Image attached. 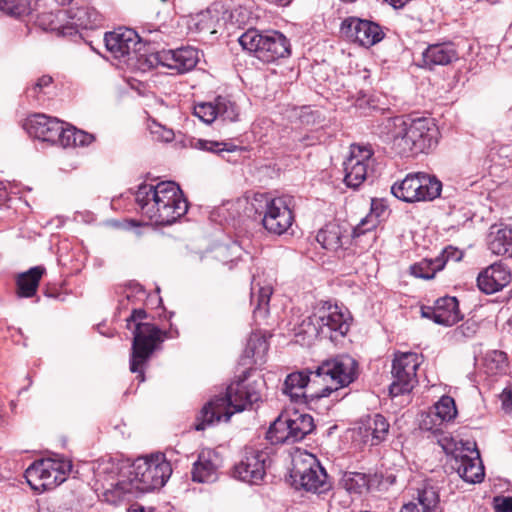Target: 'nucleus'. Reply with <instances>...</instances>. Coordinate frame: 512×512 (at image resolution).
<instances>
[{
  "label": "nucleus",
  "mask_w": 512,
  "mask_h": 512,
  "mask_svg": "<svg viewBox=\"0 0 512 512\" xmlns=\"http://www.w3.org/2000/svg\"><path fill=\"white\" fill-rule=\"evenodd\" d=\"M357 361L346 354L323 361L315 370L290 373L282 391L297 403L323 398L351 384L357 378Z\"/></svg>",
  "instance_id": "nucleus-1"
},
{
  "label": "nucleus",
  "mask_w": 512,
  "mask_h": 512,
  "mask_svg": "<svg viewBox=\"0 0 512 512\" xmlns=\"http://www.w3.org/2000/svg\"><path fill=\"white\" fill-rule=\"evenodd\" d=\"M171 473V464L163 454L139 457L129 466L127 478L119 479L105 488L103 499L114 505L130 501L140 494L163 487Z\"/></svg>",
  "instance_id": "nucleus-2"
},
{
  "label": "nucleus",
  "mask_w": 512,
  "mask_h": 512,
  "mask_svg": "<svg viewBox=\"0 0 512 512\" xmlns=\"http://www.w3.org/2000/svg\"><path fill=\"white\" fill-rule=\"evenodd\" d=\"M249 372L233 381L224 396H216L200 411L194 425L195 430H205L214 422H228L234 413L242 412L261 399L262 380L249 381Z\"/></svg>",
  "instance_id": "nucleus-3"
},
{
  "label": "nucleus",
  "mask_w": 512,
  "mask_h": 512,
  "mask_svg": "<svg viewBox=\"0 0 512 512\" xmlns=\"http://www.w3.org/2000/svg\"><path fill=\"white\" fill-rule=\"evenodd\" d=\"M135 201L141 213L156 225H171L188 211L187 200L173 181L139 185Z\"/></svg>",
  "instance_id": "nucleus-4"
},
{
  "label": "nucleus",
  "mask_w": 512,
  "mask_h": 512,
  "mask_svg": "<svg viewBox=\"0 0 512 512\" xmlns=\"http://www.w3.org/2000/svg\"><path fill=\"white\" fill-rule=\"evenodd\" d=\"M393 148L401 156L428 153L438 144L439 129L434 119L397 116L385 122Z\"/></svg>",
  "instance_id": "nucleus-5"
},
{
  "label": "nucleus",
  "mask_w": 512,
  "mask_h": 512,
  "mask_svg": "<svg viewBox=\"0 0 512 512\" xmlns=\"http://www.w3.org/2000/svg\"><path fill=\"white\" fill-rule=\"evenodd\" d=\"M148 314L146 310L133 309L126 319V327L132 329L133 340L129 361L130 371L137 374L139 382L145 381V367L155 351L161 348L167 332L150 322H144Z\"/></svg>",
  "instance_id": "nucleus-6"
},
{
  "label": "nucleus",
  "mask_w": 512,
  "mask_h": 512,
  "mask_svg": "<svg viewBox=\"0 0 512 512\" xmlns=\"http://www.w3.org/2000/svg\"><path fill=\"white\" fill-rule=\"evenodd\" d=\"M290 478L296 489L318 495L332 488L325 468L315 455L307 451H298L292 456Z\"/></svg>",
  "instance_id": "nucleus-7"
},
{
  "label": "nucleus",
  "mask_w": 512,
  "mask_h": 512,
  "mask_svg": "<svg viewBox=\"0 0 512 512\" xmlns=\"http://www.w3.org/2000/svg\"><path fill=\"white\" fill-rule=\"evenodd\" d=\"M315 428L313 417L297 410L280 414L266 432L271 444H293L303 440Z\"/></svg>",
  "instance_id": "nucleus-8"
},
{
  "label": "nucleus",
  "mask_w": 512,
  "mask_h": 512,
  "mask_svg": "<svg viewBox=\"0 0 512 512\" xmlns=\"http://www.w3.org/2000/svg\"><path fill=\"white\" fill-rule=\"evenodd\" d=\"M72 467V462L63 457L43 459L30 465L25 471V477L33 490L48 491L62 484Z\"/></svg>",
  "instance_id": "nucleus-9"
},
{
  "label": "nucleus",
  "mask_w": 512,
  "mask_h": 512,
  "mask_svg": "<svg viewBox=\"0 0 512 512\" xmlns=\"http://www.w3.org/2000/svg\"><path fill=\"white\" fill-rule=\"evenodd\" d=\"M107 50L116 59L127 57V60H136L145 64V59L153 51L146 42L142 41L137 32L130 28L120 27L114 31L106 32L104 37Z\"/></svg>",
  "instance_id": "nucleus-10"
},
{
  "label": "nucleus",
  "mask_w": 512,
  "mask_h": 512,
  "mask_svg": "<svg viewBox=\"0 0 512 512\" xmlns=\"http://www.w3.org/2000/svg\"><path fill=\"white\" fill-rule=\"evenodd\" d=\"M442 183L425 173L408 174L391 187L392 194L405 202L431 201L440 196Z\"/></svg>",
  "instance_id": "nucleus-11"
},
{
  "label": "nucleus",
  "mask_w": 512,
  "mask_h": 512,
  "mask_svg": "<svg viewBox=\"0 0 512 512\" xmlns=\"http://www.w3.org/2000/svg\"><path fill=\"white\" fill-rule=\"evenodd\" d=\"M420 365L419 356L414 352H398L392 362V383L389 394L392 397L407 394L417 384L416 371Z\"/></svg>",
  "instance_id": "nucleus-12"
},
{
  "label": "nucleus",
  "mask_w": 512,
  "mask_h": 512,
  "mask_svg": "<svg viewBox=\"0 0 512 512\" xmlns=\"http://www.w3.org/2000/svg\"><path fill=\"white\" fill-rule=\"evenodd\" d=\"M451 457V467L467 483H480L484 478L479 451L475 442L460 441Z\"/></svg>",
  "instance_id": "nucleus-13"
},
{
  "label": "nucleus",
  "mask_w": 512,
  "mask_h": 512,
  "mask_svg": "<svg viewBox=\"0 0 512 512\" xmlns=\"http://www.w3.org/2000/svg\"><path fill=\"white\" fill-rule=\"evenodd\" d=\"M270 463L267 449L245 447L241 460L234 466V476L249 484H259Z\"/></svg>",
  "instance_id": "nucleus-14"
},
{
  "label": "nucleus",
  "mask_w": 512,
  "mask_h": 512,
  "mask_svg": "<svg viewBox=\"0 0 512 512\" xmlns=\"http://www.w3.org/2000/svg\"><path fill=\"white\" fill-rule=\"evenodd\" d=\"M340 33L347 40L365 48L379 43L385 35L381 26L377 23L356 17H349L343 20Z\"/></svg>",
  "instance_id": "nucleus-15"
},
{
  "label": "nucleus",
  "mask_w": 512,
  "mask_h": 512,
  "mask_svg": "<svg viewBox=\"0 0 512 512\" xmlns=\"http://www.w3.org/2000/svg\"><path fill=\"white\" fill-rule=\"evenodd\" d=\"M289 204L290 199L286 197L265 198L262 224L269 233L282 235L291 227L294 216Z\"/></svg>",
  "instance_id": "nucleus-16"
},
{
  "label": "nucleus",
  "mask_w": 512,
  "mask_h": 512,
  "mask_svg": "<svg viewBox=\"0 0 512 512\" xmlns=\"http://www.w3.org/2000/svg\"><path fill=\"white\" fill-rule=\"evenodd\" d=\"M374 152L371 145L352 144L350 157L344 163V181L348 187H359L368 175V166Z\"/></svg>",
  "instance_id": "nucleus-17"
},
{
  "label": "nucleus",
  "mask_w": 512,
  "mask_h": 512,
  "mask_svg": "<svg viewBox=\"0 0 512 512\" xmlns=\"http://www.w3.org/2000/svg\"><path fill=\"white\" fill-rule=\"evenodd\" d=\"M320 338L329 339L332 342L343 338L349 331V315L342 312L337 305H323L319 307Z\"/></svg>",
  "instance_id": "nucleus-18"
},
{
  "label": "nucleus",
  "mask_w": 512,
  "mask_h": 512,
  "mask_svg": "<svg viewBox=\"0 0 512 512\" xmlns=\"http://www.w3.org/2000/svg\"><path fill=\"white\" fill-rule=\"evenodd\" d=\"M421 316L442 326H453L463 319L459 302L452 296L437 299L434 306H422Z\"/></svg>",
  "instance_id": "nucleus-19"
},
{
  "label": "nucleus",
  "mask_w": 512,
  "mask_h": 512,
  "mask_svg": "<svg viewBox=\"0 0 512 512\" xmlns=\"http://www.w3.org/2000/svg\"><path fill=\"white\" fill-rule=\"evenodd\" d=\"M390 429L387 419L381 414L367 415L361 418L354 428V432L363 443L376 446L386 440Z\"/></svg>",
  "instance_id": "nucleus-20"
},
{
  "label": "nucleus",
  "mask_w": 512,
  "mask_h": 512,
  "mask_svg": "<svg viewBox=\"0 0 512 512\" xmlns=\"http://www.w3.org/2000/svg\"><path fill=\"white\" fill-rule=\"evenodd\" d=\"M400 512H443L439 488L430 482H424L416 489L413 500L404 504Z\"/></svg>",
  "instance_id": "nucleus-21"
},
{
  "label": "nucleus",
  "mask_w": 512,
  "mask_h": 512,
  "mask_svg": "<svg viewBox=\"0 0 512 512\" xmlns=\"http://www.w3.org/2000/svg\"><path fill=\"white\" fill-rule=\"evenodd\" d=\"M173 60L178 64H198L204 59L203 51L194 46H182L177 49L152 52L145 59V64H166V61Z\"/></svg>",
  "instance_id": "nucleus-22"
},
{
  "label": "nucleus",
  "mask_w": 512,
  "mask_h": 512,
  "mask_svg": "<svg viewBox=\"0 0 512 512\" xmlns=\"http://www.w3.org/2000/svg\"><path fill=\"white\" fill-rule=\"evenodd\" d=\"M221 465L219 455L211 449L202 450L193 463L191 470L192 480L197 483H212L218 478V469Z\"/></svg>",
  "instance_id": "nucleus-23"
},
{
  "label": "nucleus",
  "mask_w": 512,
  "mask_h": 512,
  "mask_svg": "<svg viewBox=\"0 0 512 512\" xmlns=\"http://www.w3.org/2000/svg\"><path fill=\"white\" fill-rule=\"evenodd\" d=\"M23 127L30 136L50 143L58 135V131H61L59 119L41 113L29 116Z\"/></svg>",
  "instance_id": "nucleus-24"
},
{
  "label": "nucleus",
  "mask_w": 512,
  "mask_h": 512,
  "mask_svg": "<svg viewBox=\"0 0 512 512\" xmlns=\"http://www.w3.org/2000/svg\"><path fill=\"white\" fill-rule=\"evenodd\" d=\"M65 14L66 24L71 27L72 35L78 29H95L102 25V16L94 7H71L65 10Z\"/></svg>",
  "instance_id": "nucleus-25"
},
{
  "label": "nucleus",
  "mask_w": 512,
  "mask_h": 512,
  "mask_svg": "<svg viewBox=\"0 0 512 512\" xmlns=\"http://www.w3.org/2000/svg\"><path fill=\"white\" fill-rule=\"evenodd\" d=\"M290 53L291 46L288 39L278 31H269L265 34L258 59L269 63L288 57Z\"/></svg>",
  "instance_id": "nucleus-26"
},
{
  "label": "nucleus",
  "mask_w": 512,
  "mask_h": 512,
  "mask_svg": "<svg viewBox=\"0 0 512 512\" xmlns=\"http://www.w3.org/2000/svg\"><path fill=\"white\" fill-rule=\"evenodd\" d=\"M509 282L510 272L501 264L490 265L477 277L478 288L486 294L502 290Z\"/></svg>",
  "instance_id": "nucleus-27"
},
{
  "label": "nucleus",
  "mask_w": 512,
  "mask_h": 512,
  "mask_svg": "<svg viewBox=\"0 0 512 512\" xmlns=\"http://www.w3.org/2000/svg\"><path fill=\"white\" fill-rule=\"evenodd\" d=\"M488 249L495 255L512 257V228L494 224L487 235Z\"/></svg>",
  "instance_id": "nucleus-28"
},
{
  "label": "nucleus",
  "mask_w": 512,
  "mask_h": 512,
  "mask_svg": "<svg viewBox=\"0 0 512 512\" xmlns=\"http://www.w3.org/2000/svg\"><path fill=\"white\" fill-rule=\"evenodd\" d=\"M219 22V12L215 8H207L196 14L184 18V23L191 33H216V26Z\"/></svg>",
  "instance_id": "nucleus-29"
},
{
  "label": "nucleus",
  "mask_w": 512,
  "mask_h": 512,
  "mask_svg": "<svg viewBox=\"0 0 512 512\" xmlns=\"http://www.w3.org/2000/svg\"><path fill=\"white\" fill-rule=\"evenodd\" d=\"M46 268L42 265L34 266L18 274L16 278V294L19 298H32L36 295L39 283Z\"/></svg>",
  "instance_id": "nucleus-30"
},
{
  "label": "nucleus",
  "mask_w": 512,
  "mask_h": 512,
  "mask_svg": "<svg viewBox=\"0 0 512 512\" xmlns=\"http://www.w3.org/2000/svg\"><path fill=\"white\" fill-rule=\"evenodd\" d=\"M35 23L44 31L57 32L63 36L72 35L71 27L66 24L65 10L42 12L37 15Z\"/></svg>",
  "instance_id": "nucleus-31"
},
{
  "label": "nucleus",
  "mask_w": 512,
  "mask_h": 512,
  "mask_svg": "<svg viewBox=\"0 0 512 512\" xmlns=\"http://www.w3.org/2000/svg\"><path fill=\"white\" fill-rule=\"evenodd\" d=\"M424 64H452L458 60L452 44L430 45L423 52Z\"/></svg>",
  "instance_id": "nucleus-32"
},
{
  "label": "nucleus",
  "mask_w": 512,
  "mask_h": 512,
  "mask_svg": "<svg viewBox=\"0 0 512 512\" xmlns=\"http://www.w3.org/2000/svg\"><path fill=\"white\" fill-rule=\"evenodd\" d=\"M269 349L268 341L265 335L255 332L248 338L244 354L248 358H252L255 364L265 362V357Z\"/></svg>",
  "instance_id": "nucleus-33"
},
{
  "label": "nucleus",
  "mask_w": 512,
  "mask_h": 512,
  "mask_svg": "<svg viewBox=\"0 0 512 512\" xmlns=\"http://www.w3.org/2000/svg\"><path fill=\"white\" fill-rule=\"evenodd\" d=\"M446 265L444 257H436L434 259H422L421 261L410 266V273L421 279L429 280L434 278L438 271H441Z\"/></svg>",
  "instance_id": "nucleus-34"
},
{
  "label": "nucleus",
  "mask_w": 512,
  "mask_h": 512,
  "mask_svg": "<svg viewBox=\"0 0 512 512\" xmlns=\"http://www.w3.org/2000/svg\"><path fill=\"white\" fill-rule=\"evenodd\" d=\"M371 475L360 472H346L340 485L350 494H362L369 490Z\"/></svg>",
  "instance_id": "nucleus-35"
},
{
  "label": "nucleus",
  "mask_w": 512,
  "mask_h": 512,
  "mask_svg": "<svg viewBox=\"0 0 512 512\" xmlns=\"http://www.w3.org/2000/svg\"><path fill=\"white\" fill-rule=\"evenodd\" d=\"M33 10L32 0H0V11L11 17L28 16Z\"/></svg>",
  "instance_id": "nucleus-36"
},
{
  "label": "nucleus",
  "mask_w": 512,
  "mask_h": 512,
  "mask_svg": "<svg viewBox=\"0 0 512 512\" xmlns=\"http://www.w3.org/2000/svg\"><path fill=\"white\" fill-rule=\"evenodd\" d=\"M431 410L436 414V420L442 424L452 421L457 415L455 401L450 396H442Z\"/></svg>",
  "instance_id": "nucleus-37"
},
{
  "label": "nucleus",
  "mask_w": 512,
  "mask_h": 512,
  "mask_svg": "<svg viewBox=\"0 0 512 512\" xmlns=\"http://www.w3.org/2000/svg\"><path fill=\"white\" fill-rule=\"evenodd\" d=\"M316 240L325 249H338L341 246V233L339 227L336 225L325 226L317 233Z\"/></svg>",
  "instance_id": "nucleus-38"
},
{
  "label": "nucleus",
  "mask_w": 512,
  "mask_h": 512,
  "mask_svg": "<svg viewBox=\"0 0 512 512\" xmlns=\"http://www.w3.org/2000/svg\"><path fill=\"white\" fill-rule=\"evenodd\" d=\"M217 118L223 121L236 122L239 120L240 111L235 102L225 96L216 97Z\"/></svg>",
  "instance_id": "nucleus-39"
},
{
  "label": "nucleus",
  "mask_w": 512,
  "mask_h": 512,
  "mask_svg": "<svg viewBox=\"0 0 512 512\" xmlns=\"http://www.w3.org/2000/svg\"><path fill=\"white\" fill-rule=\"evenodd\" d=\"M264 37L265 34L260 33L258 30L249 29L239 37L238 41L244 50L255 53L258 58Z\"/></svg>",
  "instance_id": "nucleus-40"
},
{
  "label": "nucleus",
  "mask_w": 512,
  "mask_h": 512,
  "mask_svg": "<svg viewBox=\"0 0 512 512\" xmlns=\"http://www.w3.org/2000/svg\"><path fill=\"white\" fill-rule=\"evenodd\" d=\"M191 146L198 150L208 151L216 154H221L223 152H234L239 149L238 146L231 143L205 139H196L191 142Z\"/></svg>",
  "instance_id": "nucleus-41"
},
{
  "label": "nucleus",
  "mask_w": 512,
  "mask_h": 512,
  "mask_svg": "<svg viewBox=\"0 0 512 512\" xmlns=\"http://www.w3.org/2000/svg\"><path fill=\"white\" fill-rule=\"evenodd\" d=\"M255 288L256 287L253 281L251 288V302H257L254 312H266L270 301V297L272 295V288L269 286L259 287L257 295L255 293Z\"/></svg>",
  "instance_id": "nucleus-42"
},
{
  "label": "nucleus",
  "mask_w": 512,
  "mask_h": 512,
  "mask_svg": "<svg viewBox=\"0 0 512 512\" xmlns=\"http://www.w3.org/2000/svg\"><path fill=\"white\" fill-rule=\"evenodd\" d=\"M194 115L206 124L214 122L217 119L216 99L213 102H203L195 105Z\"/></svg>",
  "instance_id": "nucleus-43"
},
{
  "label": "nucleus",
  "mask_w": 512,
  "mask_h": 512,
  "mask_svg": "<svg viewBox=\"0 0 512 512\" xmlns=\"http://www.w3.org/2000/svg\"><path fill=\"white\" fill-rule=\"evenodd\" d=\"M319 317V308L311 315L303 319L301 324L299 325V334H306L308 337L320 338V330L318 326H320Z\"/></svg>",
  "instance_id": "nucleus-44"
},
{
  "label": "nucleus",
  "mask_w": 512,
  "mask_h": 512,
  "mask_svg": "<svg viewBox=\"0 0 512 512\" xmlns=\"http://www.w3.org/2000/svg\"><path fill=\"white\" fill-rule=\"evenodd\" d=\"M60 130L58 131V135L52 140V144H57L61 147H74L75 142H72L73 137L75 136V127H65V123L60 121Z\"/></svg>",
  "instance_id": "nucleus-45"
},
{
  "label": "nucleus",
  "mask_w": 512,
  "mask_h": 512,
  "mask_svg": "<svg viewBox=\"0 0 512 512\" xmlns=\"http://www.w3.org/2000/svg\"><path fill=\"white\" fill-rule=\"evenodd\" d=\"M379 223L378 215L370 214L363 218L360 223L353 229V236L359 237L367 232L374 230Z\"/></svg>",
  "instance_id": "nucleus-46"
},
{
  "label": "nucleus",
  "mask_w": 512,
  "mask_h": 512,
  "mask_svg": "<svg viewBox=\"0 0 512 512\" xmlns=\"http://www.w3.org/2000/svg\"><path fill=\"white\" fill-rule=\"evenodd\" d=\"M442 425V422L436 420V414L431 409L422 417L420 422L421 429L431 431L433 433L439 432Z\"/></svg>",
  "instance_id": "nucleus-47"
},
{
  "label": "nucleus",
  "mask_w": 512,
  "mask_h": 512,
  "mask_svg": "<svg viewBox=\"0 0 512 512\" xmlns=\"http://www.w3.org/2000/svg\"><path fill=\"white\" fill-rule=\"evenodd\" d=\"M52 83V77L49 75H43L37 82L26 90L28 97L37 98L38 93L42 91L44 87L49 86Z\"/></svg>",
  "instance_id": "nucleus-48"
},
{
  "label": "nucleus",
  "mask_w": 512,
  "mask_h": 512,
  "mask_svg": "<svg viewBox=\"0 0 512 512\" xmlns=\"http://www.w3.org/2000/svg\"><path fill=\"white\" fill-rule=\"evenodd\" d=\"M95 141V136L93 134L87 133L82 130H75V136L73 137L72 142H75V146L85 147L90 145Z\"/></svg>",
  "instance_id": "nucleus-49"
},
{
  "label": "nucleus",
  "mask_w": 512,
  "mask_h": 512,
  "mask_svg": "<svg viewBox=\"0 0 512 512\" xmlns=\"http://www.w3.org/2000/svg\"><path fill=\"white\" fill-rule=\"evenodd\" d=\"M317 118V112L313 111L309 106H304L301 108L299 119L302 124L313 125L316 123Z\"/></svg>",
  "instance_id": "nucleus-50"
},
{
  "label": "nucleus",
  "mask_w": 512,
  "mask_h": 512,
  "mask_svg": "<svg viewBox=\"0 0 512 512\" xmlns=\"http://www.w3.org/2000/svg\"><path fill=\"white\" fill-rule=\"evenodd\" d=\"M498 512H512V497L495 498Z\"/></svg>",
  "instance_id": "nucleus-51"
},
{
  "label": "nucleus",
  "mask_w": 512,
  "mask_h": 512,
  "mask_svg": "<svg viewBox=\"0 0 512 512\" xmlns=\"http://www.w3.org/2000/svg\"><path fill=\"white\" fill-rule=\"evenodd\" d=\"M438 257H444V259H446V262L449 259L459 261L462 258V253L456 248L447 247L442 251V253Z\"/></svg>",
  "instance_id": "nucleus-52"
},
{
  "label": "nucleus",
  "mask_w": 512,
  "mask_h": 512,
  "mask_svg": "<svg viewBox=\"0 0 512 512\" xmlns=\"http://www.w3.org/2000/svg\"><path fill=\"white\" fill-rule=\"evenodd\" d=\"M501 399L503 409L506 412H510L512 410V391L504 389L501 394Z\"/></svg>",
  "instance_id": "nucleus-53"
},
{
  "label": "nucleus",
  "mask_w": 512,
  "mask_h": 512,
  "mask_svg": "<svg viewBox=\"0 0 512 512\" xmlns=\"http://www.w3.org/2000/svg\"><path fill=\"white\" fill-rule=\"evenodd\" d=\"M159 128L162 130V133H161V138L164 140V141H171L173 140L174 138V133L172 130H169V129H165L161 126H159Z\"/></svg>",
  "instance_id": "nucleus-54"
},
{
  "label": "nucleus",
  "mask_w": 512,
  "mask_h": 512,
  "mask_svg": "<svg viewBox=\"0 0 512 512\" xmlns=\"http://www.w3.org/2000/svg\"><path fill=\"white\" fill-rule=\"evenodd\" d=\"M169 69L176 70L178 74H184L192 70L194 66H167Z\"/></svg>",
  "instance_id": "nucleus-55"
},
{
  "label": "nucleus",
  "mask_w": 512,
  "mask_h": 512,
  "mask_svg": "<svg viewBox=\"0 0 512 512\" xmlns=\"http://www.w3.org/2000/svg\"><path fill=\"white\" fill-rule=\"evenodd\" d=\"M385 2L389 3L393 8L399 9L405 6L404 0H384Z\"/></svg>",
  "instance_id": "nucleus-56"
},
{
  "label": "nucleus",
  "mask_w": 512,
  "mask_h": 512,
  "mask_svg": "<svg viewBox=\"0 0 512 512\" xmlns=\"http://www.w3.org/2000/svg\"><path fill=\"white\" fill-rule=\"evenodd\" d=\"M365 102V99L364 98H358L356 100V103H355V106L358 107V108H362L363 107V103Z\"/></svg>",
  "instance_id": "nucleus-57"
},
{
  "label": "nucleus",
  "mask_w": 512,
  "mask_h": 512,
  "mask_svg": "<svg viewBox=\"0 0 512 512\" xmlns=\"http://www.w3.org/2000/svg\"><path fill=\"white\" fill-rule=\"evenodd\" d=\"M144 512V509L142 507H139L138 509L130 508L129 512Z\"/></svg>",
  "instance_id": "nucleus-58"
},
{
  "label": "nucleus",
  "mask_w": 512,
  "mask_h": 512,
  "mask_svg": "<svg viewBox=\"0 0 512 512\" xmlns=\"http://www.w3.org/2000/svg\"><path fill=\"white\" fill-rule=\"evenodd\" d=\"M118 470V467H116L113 463L111 464V472H114Z\"/></svg>",
  "instance_id": "nucleus-59"
},
{
  "label": "nucleus",
  "mask_w": 512,
  "mask_h": 512,
  "mask_svg": "<svg viewBox=\"0 0 512 512\" xmlns=\"http://www.w3.org/2000/svg\"><path fill=\"white\" fill-rule=\"evenodd\" d=\"M101 469H102V472H106V471H108L109 468L108 467H103Z\"/></svg>",
  "instance_id": "nucleus-60"
},
{
  "label": "nucleus",
  "mask_w": 512,
  "mask_h": 512,
  "mask_svg": "<svg viewBox=\"0 0 512 512\" xmlns=\"http://www.w3.org/2000/svg\"><path fill=\"white\" fill-rule=\"evenodd\" d=\"M498 355H499L500 357H503L504 353H503V352H499V353H498Z\"/></svg>",
  "instance_id": "nucleus-61"
},
{
  "label": "nucleus",
  "mask_w": 512,
  "mask_h": 512,
  "mask_svg": "<svg viewBox=\"0 0 512 512\" xmlns=\"http://www.w3.org/2000/svg\"><path fill=\"white\" fill-rule=\"evenodd\" d=\"M509 323L512 325V318L509 320Z\"/></svg>",
  "instance_id": "nucleus-62"
},
{
  "label": "nucleus",
  "mask_w": 512,
  "mask_h": 512,
  "mask_svg": "<svg viewBox=\"0 0 512 512\" xmlns=\"http://www.w3.org/2000/svg\"><path fill=\"white\" fill-rule=\"evenodd\" d=\"M162 2H166L167 0H161Z\"/></svg>",
  "instance_id": "nucleus-63"
}]
</instances>
